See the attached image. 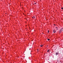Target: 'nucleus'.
Instances as JSON below:
<instances>
[{"mask_svg":"<svg viewBox=\"0 0 63 63\" xmlns=\"http://www.w3.org/2000/svg\"><path fill=\"white\" fill-rule=\"evenodd\" d=\"M48 32H49V31H48Z\"/></svg>","mask_w":63,"mask_h":63,"instance_id":"obj_11","label":"nucleus"},{"mask_svg":"<svg viewBox=\"0 0 63 63\" xmlns=\"http://www.w3.org/2000/svg\"><path fill=\"white\" fill-rule=\"evenodd\" d=\"M50 50L49 49H48L47 51V52H50Z\"/></svg>","mask_w":63,"mask_h":63,"instance_id":"obj_3","label":"nucleus"},{"mask_svg":"<svg viewBox=\"0 0 63 63\" xmlns=\"http://www.w3.org/2000/svg\"><path fill=\"white\" fill-rule=\"evenodd\" d=\"M43 45H40V47H43Z\"/></svg>","mask_w":63,"mask_h":63,"instance_id":"obj_6","label":"nucleus"},{"mask_svg":"<svg viewBox=\"0 0 63 63\" xmlns=\"http://www.w3.org/2000/svg\"><path fill=\"white\" fill-rule=\"evenodd\" d=\"M56 29H57V27H56Z\"/></svg>","mask_w":63,"mask_h":63,"instance_id":"obj_9","label":"nucleus"},{"mask_svg":"<svg viewBox=\"0 0 63 63\" xmlns=\"http://www.w3.org/2000/svg\"><path fill=\"white\" fill-rule=\"evenodd\" d=\"M47 40L48 41H49V40H50V39H47Z\"/></svg>","mask_w":63,"mask_h":63,"instance_id":"obj_7","label":"nucleus"},{"mask_svg":"<svg viewBox=\"0 0 63 63\" xmlns=\"http://www.w3.org/2000/svg\"><path fill=\"white\" fill-rule=\"evenodd\" d=\"M60 53L59 52H57L56 53V55H58V54H60Z\"/></svg>","mask_w":63,"mask_h":63,"instance_id":"obj_2","label":"nucleus"},{"mask_svg":"<svg viewBox=\"0 0 63 63\" xmlns=\"http://www.w3.org/2000/svg\"><path fill=\"white\" fill-rule=\"evenodd\" d=\"M63 31V28L60 29L59 31V32L61 33V31Z\"/></svg>","mask_w":63,"mask_h":63,"instance_id":"obj_1","label":"nucleus"},{"mask_svg":"<svg viewBox=\"0 0 63 63\" xmlns=\"http://www.w3.org/2000/svg\"><path fill=\"white\" fill-rule=\"evenodd\" d=\"M33 5H34V4H33Z\"/></svg>","mask_w":63,"mask_h":63,"instance_id":"obj_12","label":"nucleus"},{"mask_svg":"<svg viewBox=\"0 0 63 63\" xmlns=\"http://www.w3.org/2000/svg\"><path fill=\"white\" fill-rule=\"evenodd\" d=\"M63 7H62V8H61V9H62V10H63Z\"/></svg>","mask_w":63,"mask_h":63,"instance_id":"obj_8","label":"nucleus"},{"mask_svg":"<svg viewBox=\"0 0 63 63\" xmlns=\"http://www.w3.org/2000/svg\"><path fill=\"white\" fill-rule=\"evenodd\" d=\"M35 4H36V3H34Z\"/></svg>","mask_w":63,"mask_h":63,"instance_id":"obj_10","label":"nucleus"},{"mask_svg":"<svg viewBox=\"0 0 63 63\" xmlns=\"http://www.w3.org/2000/svg\"><path fill=\"white\" fill-rule=\"evenodd\" d=\"M35 16H33V17H32V18H35Z\"/></svg>","mask_w":63,"mask_h":63,"instance_id":"obj_5","label":"nucleus"},{"mask_svg":"<svg viewBox=\"0 0 63 63\" xmlns=\"http://www.w3.org/2000/svg\"><path fill=\"white\" fill-rule=\"evenodd\" d=\"M53 32L54 33H55V32H56V31H55V30H53Z\"/></svg>","mask_w":63,"mask_h":63,"instance_id":"obj_4","label":"nucleus"}]
</instances>
